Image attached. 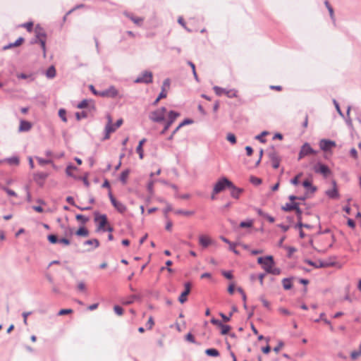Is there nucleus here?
<instances>
[{
    "label": "nucleus",
    "mask_w": 361,
    "mask_h": 361,
    "mask_svg": "<svg viewBox=\"0 0 361 361\" xmlns=\"http://www.w3.org/2000/svg\"><path fill=\"white\" fill-rule=\"evenodd\" d=\"M257 262L262 265L267 273L273 275H279L281 274V270L275 266V262L271 255L259 257L257 258Z\"/></svg>",
    "instance_id": "f257e3e1"
},
{
    "label": "nucleus",
    "mask_w": 361,
    "mask_h": 361,
    "mask_svg": "<svg viewBox=\"0 0 361 361\" xmlns=\"http://www.w3.org/2000/svg\"><path fill=\"white\" fill-rule=\"evenodd\" d=\"M107 123L105 126V136L104 139L107 140L110 137V134L115 132L123 123L122 118L118 119L115 124L112 123V118L110 114L106 116Z\"/></svg>",
    "instance_id": "f03ea898"
},
{
    "label": "nucleus",
    "mask_w": 361,
    "mask_h": 361,
    "mask_svg": "<svg viewBox=\"0 0 361 361\" xmlns=\"http://www.w3.org/2000/svg\"><path fill=\"white\" fill-rule=\"evenodd\" d=\"M230 185H231V181L228 178L225 177L220 178L214 186L211 196L212 200H215L216 194L224 191L226 188H228Z\"/></svg>",
    "instance_id": "7ed1b4c3"
},
{
    "label": "nucleus",
    "mask_w": 361,
    "mask_h": 361,
    "mask_svg": "<svg viewBox=\"0 0 361 361\" xmlns=\"http://www.w3.org/2000/svg\"><path fill=\"white\" fill-rule=\"evenodd\" d=\"M35 37H36L37 41L39 42L41 47L43 49L44 56H46V39H47L46 32L42 27L37 25L35 28Z\"/></svg>",
    "instance_id": "20e7f679"
},
{
    "label": "nucleus",
    "mask_w": 361,
    "mask_h": 361,
    "mask_svg": "<svg viewBox=\"0 0 361 361\" xmlns=\"http://www.w3.org/2000/svg\"><path fill=\"white\" fill-rule=\"evenodd\" d=\"M214 91L218 96H221L222 94H225L228 98H235L238 97V92L235 89H224L218 86L214 87Z\"/></svg>",
    "instance_id": "39448f33"
},
{
    "label": "nucleus",
    "mask_w": 361,
    "mask_h": 361,
    "mask_svg": "<svg viewBox=\"0 0 361 361\" xmlns=\"http://www.w3.org/2000/svg\"><path fill=\"white\" fill-rule=\"evenodd\" d=\"M317 154V151L314 150L309 143L305 142L303 144L300 148V150L298 154V160L303 159L305 157L310 156V155H316Z\"/></svg>",
    "instance_id": "423d86ee"
},
{
    "label": "nucleus",
    "mask_w": 361,
    "mask_h": 361,
    "mask_svg": "<svg viewBox=\"0 0 361 361\" xmlns=\"http://www.w3.org/2000/svg\"><path fill=\"white\" fill-rule=\"evenodd\" d=\"M166 112V108L161 107L154 111H152L149 114V118L154 122H161L164 121Z\"/></svg>",
    "instance_id": "0eeeda50"
},
{
    "label": "nucleus",
    "mask_w": 361,
    "mask_h": 361,
    "mask_svg": "<svg viewBox=\"0 0 361 361\" xmlns=\"http://www.w3.org/2000/svg\"><path fill=\"white\" fill-rule=\"evenodd\" d=\"M137 83H151L152 82V73L150 71H144L135 80Z\"/></svg>",
    "instance_id": "6e6552de"
},
{
    "label": "nucleus",
    "mask_w": 361,
    "mask_h": 361,
    "mask_svg": "<svg viewBox=\"0 0 361 361\" xmlns=\"http://www.w3.org/2000/svg\"><path fill=\"white\" fill-rule=\"evenodd\" d=\"M94 221L97 223L98 230L105 231L108 224L107 217L105 214H96Z\"/></svg>",
    "instance_id": "1a4fd4ad"
},
{
    "label": "nucleus",
    "mask_w": 361,
    "mask_h": 361,
    "mask_svg": "<svg viewBox=\"0 0 361 361\" xmlns=\"http://www.w3.org/2000/svg\"><path fill=\"white\" fill-rule=\"evenodd\" d=\"M109 198H110L111 202L112 203V204L114 205V207L116 208V209L118 212H120V213H121V214H123V213L126 211L127 208H126V205H125L123 203H122V202H121L118 201V200H116V198L112 195V194H111V192L109 193Z\"/></svg>",
    "instance_id": "9d476101"
},
{
    "label": "nucleus",
    "mask_w": 361,
    "mask_h": 361,
    "mask_svg": "<svg viewBox=\"0 0 361 361\" xmlns=\"http://www.w3.org/2000/svg\"><path fill=\"white\" fill-rule=\"evenodd\" d=\"M185 289L180 294V295L178 298V301L183 304L185 302L188 300V295L190 294L191 290V284L189 282H187L184 284Z\"/></svg>",
    "instance_id": "9b49d317"
},
{
    "label": "nucleus",
    "mask_w": 361,
    "mask_h": 361,
    "mask_svg": "<svg viewBox=\"0 0 361 361\" xmlns=\"http://www.w3.org/2000/svg\"><path fill=\"white\" fill-rule=\"evenodd\" d=\"M319 147L323 151H328L336 147V142L331 140L323 139L319 142Z\"/></svg>",
    "instance_id": "f8f14e48"
},
{
    "label": "nucleus",
    "mask_w": 361,
    "mask_h": 361,
    "mask_svg": "<svg viewBox=\"0 0 361 361\" xmlns=\"http://www.w3.org/2000/svg\"><path fill=\"white\" fill-rule=\"evenodd\" d=\"M314 171L316 173H321L324 175V176H327L330 174V170L329 167L324 164H318L314 166Z\"/></svg>",
    "instance_id": "ddd939ff"
},
{
    "label": "nucleus",
    "mask_w": 361,
    "mask_h": 361,
    "mask_svg": "<svg viewBox=\"0 0 361 361\" xmlns=\"http://www.w3.org/2000/svg\"><path fill=\"white\" fill-rule=\"evenodd\" d=\"M212 243V238L207 235H199V244L203 247L206 248Z\"/></svg>",
    "instance_id": "4468645a"
},
{
    "label": "nucleus",
    "mask_w": 361,
    "mask_h": 361,
    "mask_svg": "<svg viewBox=\"0 0 361 361\" xmlns=\"http://www.w3.org/2000/svg\"><path fill=\"white\" fill-rule=\"evenodd\" d=\"M282 209L286 212H290L292 210H295L298 214H300V209L298 207V204L295 202L286 203L283 207Z\"/></svg>",
    "instance_id": "2eb2a0df"
},
{
    "label": "nucleus",
    "mask_w": 361,
    "mask_h": 361,
    "mask_svg": "<svg viewBox=\"0 0 361 361\" xmlns=\"http://www.w3.org/2000/svg\"><path fill=\"white\" fill-rule=\"evenodd\" d=\"M102 97H115L118 94V91L114 87H110L99 94Z\"/></svg>",
    "instance_id": "dca6fc26"
},
{
    "label": "nucleus",
    "mask_w": 361,
    "mask_h": 361,
    "mask_svg": "<svg viewBox=\"0 0 361 361\" xmlns=\"http://www.w3.org/2000/svg\"><path fill=\"white\" fill-rule=\"evenodd\" d=\"M228 189H230L231 197L235 199L239 198V196L243 191L242 189L235 187L232 182L231 185L229 186Z\"/></svg>",
    "instance_id": "f3484780"
},
{
    "label": "nucleus",
    "mask_w": 361,
    "mask_h": 361,
    "mask_svg": "<svg viewBox=\"0 0 361 361\" xmlns=\"http://www.w3.org/2000/svg\"><path fill=\"white\" fill-rule=\"evenodd\" d=\"M84 244L88 245L90 247L87 249L88 251L92 250L99 246V242L97 239H90L86 240Z\"/></svg>",
    "instance_id": "a211bd4d"
},
{
    "label": "nucleus",
    "mask_w": 361,
    "mask_h": 361,
    "mask_svg": "<svg viewBox=\"0 0 361 361\" xmlns=\"http://www.w3.org/2000/svg\"><path fill=\"white\" fill-rule=\"evenodd\" d=\"M126 17L130 18L135 25H141L144 21V18L142 17L135 16L131 13H125Z\"/></svg>",
    "instance_id": "6ab92c4d"
},
{
    "label": "nucleus",
    "mask_w": 361,
    "mask_h": 361,
    "mask_svg": "<svg viewBox=\"0 0 361 361\" xmlns=\"http://www.w3.org/2000/svg\"><path fill=\"white\" fill-rule=\"evenodd\" d=\"M326 195L333 199H336L338 197V192L336 188V182H333V188L331 190H329L326 191Z\"/></svg>",
    "instance_id": "aec40b11"
},
{
    "label": "nucleus",
    "mask_w": 361,
    "mask_h": 361,
    "mask_svg": "<svg viewBox=\"0 0 361 361\" xmlns=\"http://www.w3.org/2000/svg\"><path fill=\"white\" fill-rule=\"evenodd\" d=\"M75 235L80 237H87L89 235V231L85 227L82 226L76 231Z\"/></svg>",
    "instance_id": "412c9836"
},
{
    "label": "nucleus",
    "mask_w": 361,
    "mask_h": 361,
    "mask_svg": "<svg viewBox=\"0 0 361 361\" xmlns=\"http://www.w3.org/2000/svg\"><path fill=\"white\" fill-rule=\"evenodd\" d=\"M31 123L26 121H21L19 126L20 131H27L31 128Z\"/></svg>",
    "instance_id": "4be33fe9"
},
{
    "label": "nucleus",
    "mask_w": 361,
    "mask_h": 361,
    "mask_svg": "<svg viewBox=\"0 0 361 361\" xmlns=\"http://www.w3.org/2000/svg\"><path fill=\"white\" fill-rule=\"evenodd\" d=\"M179 116V114L173 111H171L169 114V121L167 123L170 126L175 121V120Z\"/></svg>",
    "instance_id": "5701e85b"
},
{
    "label": "nucleus",
    "mask_w": 361,
    "mask_h": 361,
    "mask_svg": "<svg viewBox=\"0 0 361 361\" xmlns=\"http://www.w3.org/2000/svg\"><path fill=\"white\" fill-rule=\"evenodd\" d=\"M271 165H272L273 168H274V169L279 168V164H280V159L275 154H273L271 155Z\"/></svg>",
    "instance_id": "b1692460"
},
{
    "label": "nucleus",
    "mask_w": 361,
    "mask_h": 361,
    "mask_svg": "<svg viewBox=\"0 0 361 361\" xmlns=\"http://www.w3.org/2000/svg\"><path fill=\"white\" fill-rule=\"evenodd\" d=\"M174 213L177 215H183L185 216H190L194 215L195 212L193 211H188V210H182V209H177L174 211Z\"/></svg>",
    "instance_id": "393cba45"
},
{
    "label": "nucleus",
    "mask_w": 361,
    "mask_h": 361,
    "mask_svg": "<svg viewBox=\"0 0 361 361\" xmlns=\"http://www.w3.org/2000/svg\"><path fill=\"white\" fill-rule=\"evenodd\" d=\"M302 185L311 192H314L316 190V188L312 186V180L310 179L305 180L302 183Z\"/></svg>",
    "instance_id": "a878e982"
},
{
    "label": "nucleus",
    "mask_w": 361,
    "mask_h": 361,
    "mask_svg": "<svg viewBox=\"0 0 361 361\" xmlns=\"http://www.w3.org/2000/svg\"><path fill=\"white\" fill-rule=\"evenodd\" d=\"M24 42V38L19 37L14 43H11L8 45L6 46L4 49H10L16 47L20 46Z\"/></svg>",
    "instance_id": "bb28decb"
},
{
    "label": "nucleus",
    "mask_w": 361,
    "mask_h": 361,
    "mask_svg": "<svg viewBox=\"0 0 361 361\" xmlns=\"http://www.w3.org/2000/svg\"><path fill=\"white\" fill-rule=\"evenodd\" d=\"M282 284L285 290H289L293 286L292 281L290 279H283L282 280Z\"/></svg>",
    "instance_id": "cd10ccee"
},
{
    "label": "nucleus",
    "mask_w": 361,
    "mask_h": 361,
    "mask_svg": "<svg viewBox=\"0 0 361 361\" xmlns=\"http://www.w3.org/2000/svg\"><path fill=\"white\" fill-rule=\"evenodd\" d=\"M254 224V220L252 219H247L245 221H242L240 224V228H251L253 226Z\"/></svg>",
    "instance_id": "c85d7f7f"
},
{
    "label": "nucleus",
    "mask_w": 361,
    "mask_h": 361,
    "mask_svg": "<svg viewBox=\"0 0 361 361\" xmlns=\"http://www.w3.org/2000/svg\"><path fill=\"white\" fill-rule=\"evenodd\" d=\"M205 353L209 356L218 357L219 355V351L215 348H209L205 350Z\"/></svg>",
    "instance_id": "c756f323"
},
{
    "label": "nucleus",
    "mask_w": 361,
    "mask_h": 361,
    "mask_svg": "<svg viewBox=\"0 0 361 361\" xmlns=\"http://www.w3.org/2000/svg\"><path fill=\"white\" fill-rule=\"evenodd\" d=\"M46 75L49 78H53L56 75V69L54 66H50L46 72Z\"/></svg>",
    "instance_id": "7c9ffc66"
},
{
    "label": "nucleus",
    "mask_w": 361,
    "mask_h": 361,
    "mask_svg": "<svg viewBox=\"0 0 361 361\" xmlns=\"http://www.w3.org/2000/svg\"><path fill=\"white\" fill-rule=\"evenodd\" d=\"M129 173H130V171L129 170H125L123 171L121 174V176H120V180L121 181L125 184L127 182V180H128V176H129Z\"/></svg>",
    "instance_id": "2f4dec72"
},
{
    "label": "nucleus",
    "mask_w": 361,
    "mask_h": 361,
    "mask_svg": "<svg viewBox=\"0 0 361 361\" xmlns=\"http://www.w3.org/2000/svg\"><path fill=\"white\" fill-rule=\"evenodd\" d=\"M92 102L91 100L88 99H84L82 102H80L78 105L77 107L78 109H84L89 106L90 104Z\"/></svg>",
    "instance_id": "473e14b6"
},
{
    "label": "nucleus",
    "mask_w": 361,
    "mask_h": 361,
    "mask_svg": "<svg viewBox=\"0 0 361 361\" xmlns=\"http://www.w3.org/2000/svg\"><path fill=\"white\" fill-rule=\"evenodd\" d=\"M219 327L221 329V333L223 335L227 334L229 332V331L231 330V327L228 325H225L222 323L221 324Z\"/></svg>",
    "instance_id": "72a5a7b5"
},
{
    "label": "nucleus",
    "mask_w": 361,
    "mask_h": 361,
    "mask_svg": "<svg viewBox=\"0 0 361 361\" xmlns=\"http://www.w3.org/2000/svg\"><path fill=\"white\" fill-rule=\"evenodd\" d=\"M20 27L25 28L28 32H32V30L33 29V23L27 22V23L20 25Z\"/></svg>",
    "instance_id": "f704fd0d"
},
{
    "label": "nucleus",
    "mask_w": 361,
    "mask_h": 361,
    "mask_svg": "<svg viewBox=\"0 0 361 361\" xmlns=\"http://www.w3.org/2000/svg\"><path fill=\"white\" fill-rule=\"evenodd\" d=\"M75 218L78 221L82 222L84 224L89 221V219L82 214H77Z\"/></svg>",
    "instance_id": "c9c22d12"
},
{
    "label": "nucleus",
    "mask_w": 361,
    "mask_h": 361,
    "mask_svg": "<svg viewBox=\"0 0 361 361\" xmlns=\"http://www.w3.org/2000/svg\"><path fill=\"white\" fill-rule=\"evenodd\" d=\"M49 242L51 244H55L59 242L58 238L56 235H49L47 237Z\"/></svg>",
    "instance_id": "e433bc0d"
},
{
    "label": "nucleus",
    "mask_w": 361,
    "mask_h": 361,
    "mask_svg": "<svg viewBox=\"0 0 361 361\" xmlns=\"http://www.w3.org/2000/svg\"><path fill=\"white\" fill-rule=\"evenodd\" d=\"M73 310L72 309H62L58 312L59 316H63L65 314H68L73 313Z\"/></svg>",
    "instance_id": "4c0bfd02"
},
{
    "label": "nucleus",
    "mask_w": 361,
    "mask_h": 361,
    "mask_svg": "<svg viewBox=\"0 0 361 361\" xmlns=\"http://www.w3.org/2000/svg\"><path fill=\"white\" fill-rule=\"evenodd\" d=\"M226 139L228 142H230L232 144L236 143V137L234 134L233 133H228L227 135Z\"/></svg>",
    "instance_id": "58836bf2"
},
{
    "label": "nucleus",
    "mask_w": 361,
    "mask_h": 361,
    "mask_svg": "<svg viewBox=\"0 0 361 361\" xmlns=\"http://www.w3.org/2000/svg\"><path fill=\"white\" fill-rule=\"evenodd\" d=\"M3 190L7 193L8 196L17 197V194L15 191L6 187H3Z\"/></svg>",
    "instance_id": "ea45409f"
},
{
    "label": "nucleus",
    "mask_w": 361,
    "mask_h": 361,
    "mask_svg": "<svg viewBox=\"0 0 361 361\" xmlns=\"http://www.w3.org/2000/svg\"><path fill=\"white\" fill-rule=\"evenodd\" d=\"M66 112L64 109H60L59 111V116H60V118L62 119V121L63 122H66L67 121V119H66Z\"/></svg>",
    "instance_id": "a19ab883"
},
{
    "label": "nucleus",
    "mask_w": 361,
    "mask_h": 361,
    "mask_svg": "<svg viewBox=\"0 0 361 361\" xmlns=\"http://www.w3.org/2000/svg\"><path fill=\"white\" fill-rule=\"evenodd\" d=\"M320 319H321V320H322V321H323L326 324H327V325H329V326H330L331 330H333V326H331V322H330L327 319H326V318H325V314H324V313H322V314H320Z\"/></svg>",
    "instance_id": "79ce46f5"
},
{
    "label": "nucleus",
    "mask_w": 361,
    "mask_h": 361,
    "mask_svg": "<svg viewBox=\"0 0 361 361\" xmlns=\"http://www.w3.org/2000/svg\"><path fill=\"white\" fill-rule=\"evenodd\" d=\"M114 310L115 313L119 316L122 315L123 313V308L118 305H115L114 307Z\"/></svg>",
    "instance_id": "37998d69"
},
{
    "label": "nucleus",
    "mask_w": 361,
    "mask_h": 361,
    "mask_svg": "<svg viewBox=\"0 0 361 361\" xmlns=\"http://www.w3.org/2000/svg\"><path fill=\"white\" fill-rule=\"evenodd\" d=\"M361 355V350L359 349L357 351H353L350 354L353 360H356L359 356Z\"/></svg>",
    "instance_id": "c03bdc74"
},
{
    "label": "nucleus",
    "mask_w": 361,
    "mask_h": 361,
    "mask_svg": "<svg viewBox=\"0 0 361 361\" xmlns=\"http://www.w3.org/2000/svg\"><path fill=\"white\" fill-rule=\"evenodd\" d=\"M167 89L166 88H161V92H160L159 95V99H164L167 97Z\"/></svg>",
    "instance_id": "a18cd8bd"
},
{
    "label": "nucleus",
    "mask_w": 361,
    "mask_h": 361,
    "mask_svg": "<svg viewBox=\"0 0 361 361\" xmlns=\"http://www.w3.org/2000/svg\"><path fill=\"white\" fill-rule=\"evenodd\" d=\"M136 152L138 153L140 158L142 159L144 157V151L143 147L141 146H138L136 148Z\"/></svg>",
    "instance_id": "49530a36"
},
{
    "label": "nucleus",
    "mask_w": 361,
    "mask_h": 361,
    "mask_svg": "<svg viewBox=\"0 0 361 361\" xmlns=\"http://www.w3.org/2000/svg\"><path fill=\"white\" fill-rule=\"evenodd\" d=\"M154 325V322L152 317H149L147 322V326H148V329H152Z\"/></svg>",
    "instance_id": "de8ad7c7"
},
{
    "label": "nucleus",
    "mask_w": 361,
    "mask_h": 361,
    "mask_svg": "<svg viewBox=\"0 0 361 361\" xmlns=\"http://www.w3.org/2000/svg\"><path fill=\"white\" fill-rule=\"evenodd\" d=\"M236 244L234 243H230L229 250L233 251L235 255H238L239 252L235 249Z\"/></svg>",
    "instance_id": "09e8293b"
},
{
    "label": "nucleus",
    "mask_w": 361,
    "mask_h": 361,
    "mask_svg": "<svg viewBox=\"0 0 361 361\" xmlns=\"http://www.w3.org/2000/svg\"><path fill=\"white\" fill-rule=\"evenodd\" d=\"M301 176H302V173H299L298 175H297L293 179L291 180V181H290L291 183L293 185H298L299 183V179Z\"/></svg>",
    "instance_id": "8fccbe9b"
},
{
    "label": "nucleus",
    "mask_w": 361,
    "mask_h": 361,
    "mask_svg": "<svg viewBox=\"0 0 361 361\" xmlns=\"http://www.w3.org/2000/svg\"><path fill=\"white\" fill-rule=\"evenodd\" d=\"M279 312L283 315H290V312L287 309L283 307L279 308Z\"/></svg>",
    "instance_id": "3c124183"
},
{
    "label": "nucleus",
    "mask_w": 361,
    "mask_h": 361,
    "mask_svg": "<svg viewBox=\"0 0 361 361\" xmlns=\"http://www.w3.org/2000/svg\"><path fill=\"white\" fill-rule=\"evenodd\" d=\"M235 290V284L234 283H231L228 288V292L229 294L233 295L234 293Z\"/></svg>",
    "instance_id": "603ef678"
},
{
    "label": "nucleus",
    "mask_w": 361,
    "mask_h": 361,
    "mask_svg": "<svg viewBox=\"0 0 361 361\" xmlns=\"http://www.w3.org/2000/svg\"><path fill=\"white\" fill-rule=\"evenodd\" d=\"M283 347V343L281 341L279 343L278 345L274 348V351L276 352V353H278Z\"/></svg>",
    "instance_id": "864d4df0"
},
{
    "label": "nucleus",
    "mask_w": 361,
    "mask_h": 361,
    "mask_svg": "<svg viewBox=\"0 0 361 361\" xmlns=\"http://www.w3.org/2000/svg\"><path fill=\"white\" fill-rule=\"evenodd\" d=\"M169 87H170V80H169V79H166L163 82L162 88H166V89H167V91H168L169 89Z\"/></svg>",
    "instance_id": "5fc2aeb1"
},
{
    "label": "nucleus",
    "mask_w": 361,
    "mask_h": 361,
    "mask_svg": "<svg viewBox=\"0 0 361 361\" xmlns=\"http://www.w3.org/2000/svg\"><path fill=\"white\" fill-rule=\"evenodd\" d=\"M188 64L192 68V72H193V75H194L195 79L197 80V73H196V71H195V64L193 63L190 62V61L188 62Z\"/></svg>",
    "instance_id": "6e6d98bb"
},
{
    "label": "nucleus",
    "mask_w": 361,
    "mask_h": 361,
    "mask_svg": "<svg viewBox=\"0 0 361 361\" xmlns=\"http://www.w3.org/2000/svg\"><path fill=\"white\" fill-rule=\"evenodd\" d=\"M188 64L192 68V72H193V75H194L195 79L197 80V73H196V71H195V64L193 63L190 62V61L188 62Z\"/></svg>",
    "instance_id": "4d7b16f0"
},
{
    "label": "nucleus",
    "mask_w": 361,
    "mask_h": 361,
    "mask_svg": "<svg viewBox=\"0 0 361 361\" xmlns=\"http://www.w3.org/2000/svg\"><path fill=\"white\" fill-rule=\"evenodd\" d=\"M185 338H186V340H187V341H190V342H191V343H195V338H194V336H192V334L188 333V334L186 335Z\"/></svg>",
    "instance_id": "13d9d810"
},
{
    "label": "nucleus",
    "mask_w": 361,
    "mask_h": 361,
    "mask_svg": "<svg viewBox=\"0 0 361 361\" xmlns=\"http://www.w3.org/2000/svg\"><path fill=\"white\" fill-rule=\"evenodd\" d=\"M59 242L65 245H69L71 244V242L68 239L63 238L60 240H59Z\"/></svg>",
    "instance_id": "bf43d9fd"
},
{
    "label": "nucleus",
    "mask_w": 361,
    "mask_h": 361,
    "mask_svg": "<svg viewBox=\"0 0 361 361\" xmlns=\"http://www.w3.org/2000/svg\"><path fill=\"white\" fill-rule=\"evenodd\" d=\"M261 301H262V302L263 305H264L266 308H267V309H269V308H270V302H269L268 300H266V299H264V298H261Z\"/></svg>",
    "instance_id": "052dcab7"
},
{
    "label": "nucleus",
    "mask_w": 361,
    "mask_h": 361,
    "mask_svg": "<svg viewBox=\"0 0 361 361\" xmlns=\"http://www.w3.org/2000/svg\"><path fill=\"white\" fill-rule=\"evenodd\" d=\"M232 314H233V313H232V312H231V313L229 314V316H228V317H227V316H226L224 314H223V313H220V316L222 317V319H224V322H228V321L230 320V319H231V317L232 316Z\"/></svg>",
    "instance_id": "680f3d73"
},
{
    "label": "nucleus",
    "mask_w": 361,
    "mask_h": 361,
    "mask_svg": "<svg viewBox=\"0 0 361 361\" xmlns=\"http://www.w3.org/2000/svg\"><path fill=\"white\" fill-rule=\"evenodd\" d=\"M222 274L228 279H231L233 278V274L231 271H223Z\"/></svg>",
    "instance_id": "e2e57ef3"
},
{
    "label": "nucleus",
    "mask_w": 361,
    "mask_h": 361,
    "mask_svg": "<svg viewBox=\"0 0 361 361\" xmlns=\"http://www.w3.org/2000/svg\"><path fill=\"white\" fill-rule=\"evenodd\" d=\"M153 186H154L153 181H150L147 185V190L151 195L153 193Z\"/></svg>",
    "instance_id": "0e129e2a"
},
{
    "label": "nucleus",
    "mask_w": 361,
    "mask_h": 361,
    "mask_svg": "<svg viewBox=\"0 0 361 361\" xmlns=\"http://www.w3.org/2000/svg\"><path fill=\"white\" fill-rule=\"evenodd\" d=\"M78 288L80 291H85L86 289L85 284L83 282H80L78 285Z\"/></svg>",
    "instance_id": "69168bd1"
},
{
    "label": "nucleus",
    "mask_w": 361,
    "mask_h": 361,
    "mask_svg": "<svg viewBox=\"0 0 361 361\" xmlns=\"http://www.w3.org/2000/svg\"><path fill=\"white\" fill-rule=\"evenodd\" d=\"M30 314V312H23V322L25 325L27 324V317Z\"/></svg>",
    "instance_id": "338daca9"
},
{
    "label": "nucleus",
    "mask_w": 361,
    "mask_h": 361,
    "mask_svg": "<svg viewBox=\"0 0 361 361\" xmlns=\"http://www.w3.org/2000/svg\"><path fill=\"white\" fill-rule=\"evenodd\" d=\"M350 155L354 158V159H357V150L355 149V148H352L350 149Z\"/></svg>",
    "instance_id": "774afa93"
}]
</instances>
